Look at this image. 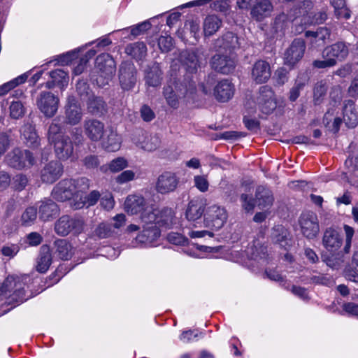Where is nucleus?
<instances>
[{"label":"nucleus","instance_id":"obj_55","mask_svg":"<svg viewBox=\"0 0 358 358\" xmlns=\"http://www.w3.org/2000/svg\"><path fill=\"white\" fill-rule=\"evenodd\" d=\"M158 46L162 52H169L173 47V38L169 36H161L158 39Z\"/></svg>","mask_w":358,"mask_h":358},{"label":"nucleus","instance_id":"obj_62","mask_svg":"<svg viewBox=\"0 0 358 358\" xmlns=\"http://www.w3.org/2000/svg\"><path fill=\"white\" fill-rule=\"evenodd\" d=\"M167 240L174 245H185L187 243L188 240L182 234L178 233L171 232L168 234Z\"/></svg>","mask_w":358,"mask_h":358},{"label":"nucleus","instance_id":"obj_27","mask_svg":"<svg viewBox=\"0 0 358 358\" xmlns=\"http://www.w3.org/2000/svg\"><path fill=\"white\" fill-rule=\"evenodd\" d=\"M38 206L39 217L44 222L55 217L59 212L57 204L50 199H44L39 202Z\"/></svg>","mask_w":358,"mask_h":358},{"label":"nucleus","instance_id":"obj_4","mask_svg":"<svg viewBox=\"0 0 358 358\" xmlns=\"http://www.w3.org/2000/svg\"><path fill=\"white\" fill-rule=\"evenodd\" d=\"M90 187V180L85 177L64 178L53 188L52 196L57 201H65L73 197H78Z\"/></svg>","mask_w":358,"mask_h":358},{"label":"nucleus","instance_id":"obj_14","mask_svg":"<svg viewBox=\"0 0 358 358\" xmlns=\"http://www.w3.org/2000/svg\"><path fill=\"white\" fill-rule=\"evenodd\" d=\"M322 243L327 251L331 254L335 253L343 245V235L337 227H327L323 232Z\"/></svg>","mask_w":358,"mask_h":358},{"label":"nucleus","instance_id":"obj_26","mask_svg":"<svg viewBox=\"0 0 358 358\" xmlns=\"http://www.w3.org/2000/svg\"><path fill=\"white\" fill-rule=\"evenodd\" d=\"M255 201L259 208H269L274 201L273 194L268 187L259 185L256 188Z\"/></svg>","mask_w":358,"mask_h":358},{"label":"nucleus","instance_id":"obj_46","mask_svg":"<svg viewBox=\"0 0 358 358\" xmlns=\"http://www.w3.org/2000/svg\"><path fill=\"white\" fill-rule=\"evenodd\" d=\"M37 217V208L34 206L27 207L21 215V224L28 227L32 225Z\"/></svg>","mask_w":358,"mask_h":358},{"label":"nucleus","instance_id":"obj_21","mask_svg":"<svg viewBox=\"0 0 358 358\" xmlns=\"http://www.w3.org/2000/svg\"><path fill=\"white\" fill-rule=\"evenodd\" d=\"M181 57L187 71L191 73L196 72L197 69L206 62V57L198 50L186 51L182 55Z\"/></svg>","mask_w":358,"mask_h":358},{"label":"nucleus","instance_id":"obj_39","mask_svg":"<svg viewBox=\"0 0 358 358\" xmlns=\"http://www.w3.org/2000/svg\"><path fill=\"white\" fill-rule=\"evenodd\" d=\"M121 140L118 134L114 131H110L106 137L103 138L102 147L108 152H115L120 148Z\"/></svg>","mask_w":358,"mask_h":358},{"label":"nucleus","instance_id":"obj_12","mask_svg":"<svg viewBox=\"0 0 358 358\" xmlns=\"http://www.w3.org/2000/svg\"><path fill=\"white\" fill-rule=\"evenodd\" d=\"M227 220V213L224 208L213 205L210 206L204 215V224L214 230L221 229Z\"/></svg>","mask_w":358,"mask_h":358},{"label":"nucleus","instance_id":"obj_5","mask_svg":"<svg viewBox=\"0 0 358 358\" xmlns=\"http://www.w3.org/2000/svg\"><path fill=\"white\" fill-rule=\"evenodd\" d=\"M6 164L15 169H28L36 163L33 153L25 149L13 148L5 157Z\"/></svg>","mask_w":358,"mask_h":358},{"label":"nucleus","instance_id":"obj_53","mask_svg":"<svg viewBox=\"0 0 358 358\" xmlns=\"http://www.w3.org/2000/svg\"><path fill=\"white\" fill-rule=\"evenodd\" d=\"M28 184V178L26 175L23 173H18L15 175L11 182L12 187L15 191H22Z\"/></svg>","mask_w":358,"mask_h":358},{"label":"nucleus","instance_id":"obj_45","mask_svg":"<svg viewBox=\"0 0 358 358\" xmlns=\"http://www.w3.org/2000/svg\"><path fill=\"white\" fill-rule=\"evenodd\" d=\"M348 169L346 174L349 175L350 182H355L358 179V160L357 157H349L345 162Z\"/></svg>","mask_w":358,"mask_h":358},{"label":"nucleus","instance_id":"obj_47","mask_svg":"<svg viewBox=\"0 0 358 358\" xmlns=\"http://www.w3.org/2000/svg\"><path fill=\"white\" fill-rule=\"evenodd\" d=\"M28 78V75L27 73H24L21 76H17V78L13 79L12 80L4 83L3 85L0 86V95H4L7 92H8L12 89L17 87L18 85L25 83Z\"/></svg>","mask_w":358,"mask_h":358},{"label":"nucleus","instance_id":"obj_37","mask_svg":"<svg viewBox=\"0 0 358 358\" xmlns=\"http://www.w3.org/2000/svg\"><path fill=\"white\" fill-rule=\"evenodd\" d=\"M222 20L215 15H209L206 17L203 23V29L205 36L215 34L222 26Z\"/></svg>","mask_w":358,"mask_h":358},{"label":"nucleus","instance_id":"obj_56","mask_svg":"<svg viewBox=\"0 0 358 358\" xmlns=\"http://www.w3.org/2000/svg\"><path fill=\"white\" fill-rule=\"evenodd\" d=\"M194 186L201 192H206L209 187V182L206 176H195L194 177Z\"/></svg>","mask_w":358,"mask_h":358},{"label":"nucleus","instance_id":"obj_52","mask_svg":"<svg viewBox=\"0 0 358 358\" xmlns=\"http://www.w3.org/2000/svg\"><path fill=\"white\" fill-rule=\"evenodd\" d=\"M160 143L161 141L158 136L148 134L146 141H145L143 145V150L148 152H152L159 147Z\"/></svg>","mask_w":358,"mask_h":358},{"label":"nucleus","instance_id":"obj_16","mask_svg":"<svg viewBox=\"0 0 358 358\" xmlns=\"http://www.w3.org/2000/svg\"><path fill=\"white\" fill-rule=\"evenodd\" d=\"M305 49L304 41L301 38H295L285 52V64L293 67L302 59Z\"/></svg>","mask_w":358,"mask_h":358},{"label":"nucleus","instance_id":"obj_58","mask_svg":"<svg viewBox=\"0 0 358 358\" xmlns=\"http://www.w3.org/2000/svg\"><path fill=\"white\" fill-rule=\"evenodd\" d=\"M83 165L88 169L97 168L100 164L99 157L94 155H89L83 159Z\"/></svg>","mask_w":358,"mask_h":358},{"label":"nucleus","instance_id":"obj_35","mask_svg":"<svg viewBox=\"0 0 358 358\" xmlns=\"http://www.w3.org/2000/svg\"><path fill=\"white\" fill-rule=\"evenodd\" d=\"M272 10L273 6L268 0H262L252 6L250 14L254 19L260 21L268 16Z\"/></svg>","mask_w":358,"mask_h":358},{"label":"nucleus","instance_id":"obj_8","mask_svg":"<svg viewBox=\"0 0 358 358\" xmlns=\"http://www.w3.org/2000/svg\"><path fill=\"white\" fill-rule=\"evenodd\" d=\"M85 222L80 217H70L63 215L55 224V232L62 236H67L70 233L78 235L83 231Z\"/></svg>","mask_w":358,"mask_h":358},{"label":"nucleus","instance_id":"obj_25","mask_svg":"<svg viewBox=\"0 0 358 358\" xmlns=\"http://www.w3.org/2000/svg\"><path fill=\"white\" fill-rule=\"evenodd\" d=\"M271 237L273 243L278 244L285 250H287V248L291 245L290 234L282 225L275 226L272 229Z\"/></svg>","mask_w":358,"mask_h":358},{"label":"nucleus","instance_id":"obj_43","mask_svg":"<svg viewBox=\"0 0 358 358\" xmlns=\"http://www.w3.org/2000/svg\"><path fill=\"white\" fill-rule=\"evenodd\" d=\"M80 201H75L73 204V207L75 209H80L84 207L85 204L87 206H94L98 201L100 198V194L98 191H92L87 196H83L82 194H79Z\"/></svg>","mask_w":358,"mask_h":358},{"label":"nucleus","instance_id":"obj_61","mask_svg":"<svg viewBox=\"0 0 358 358\" xmlns=\"http://www.w3.org/2000/svg\"><path fill=\"white\" fill-rule=\"evenodd\" d=\"M148 133L143 130H136L133 136L132 141L136 146L143 149V143L146 141Z\"/></svg>","mask_w":358,"mask_h":358},{"label":"nucleus","instance_id":"obj_60","mask_svg":"<svg viewBox=\"0 0 358 358\" xmlns=\"http://www.w3.org/2000/svg\"><path fill=\"white\" fill-rule=\"evenodd\" d=\"M151 27V24L145 21L143 22L139 23L135 26L131 27V34L133 36H138L145 33L147 30L150 29Z\"/></svg>","mask_w":358,"mask_h":358},{"label":"nucleus","instance_id":"obj_28","mask_svg":"<svg viewBox=\"0 0 358 358\" xmlns=\"http://www.w3.org/2000/svg\"><path fill=\"white\" fill-rule=\"evenodd\" d=\"M162 80V72L159 64L154 63L148 66L145 71V81L148 86L157 87L159 86Z\"/></svg>","mask_w":358,"mask_h":358},{"label":"nucleus","instance_id":"obj_15","mask_svg":"<svg viewBox=\"0 0 358 358\" xmlns=\"http://www.w3.org/2000/svg\"><path fill=\"white\" fill-rule=\"evenodd\" d=\"M179 182L180 178L176 173L164 171L157 178L156 190L162 194L173 192L177 189Z\"/></svg>","mask_w":358,"mask_h":358},{"label":"nucleus","instance_id":"obj_24","mask_svg":"<svg viewBox=\"0 0 358 358\" xmlns=\"http://www.w3.org/2000/svg\"><path fill=\"white\" fill-rule=\"evenodd\" d=\"M172 88L169 85H165L163 88V96L167 104L177 108L179 106V99L184 96L187 92V86H176L175 92H172Z\"/></svg>","mask_w":358,"mask_h":358},{"label":"nucleus","instance_id":"obj_30","mask_svg":"<svg viewBox=\"0 0 358 358\" xmlns=\"http://www.w3.org/2000/svg\"><path fill=\"white\" fill-rule=\"evenodd\" d=\"M205 206L201 201L192 200L188 203L185 212V217L189 222H196L201 220L203 215Z\"/></svg>","mask_w":358,"mask_h":358},{"label":"nucleus","instance_id":"obj_10","mask_svg":"<svg viewBox=\"0 0 358 358\" xmlns=\"http://www.w3.org/2000/svg\"><path fill=\"white\" fill-rule=\"evenodd\" d=\"M119 82L123 90H132L137 82V70L130 62H123L119 68Z\"/></svg>","mask_w":358,"mask_h":358},{"label":"nucleus","instance_id":"obj_22","mask_svg":"<svg viewBox=\"0 0 358 358\" xmlns=\"http://www.w3.org/2000/svg\"><path fill=\"white\" fill-rule=\"evenodd\" d=\"M210 65L215 71L222 74H229L234 70L236 63L227 55L216 54L212 57Z\"/></svg>","mask_w":358,"mask_h":358},{"label":"nucleus","instance_id":"obj_64","mask_svg":"<svg viewBox=\"0 0 358 358\" xmlns=\"http://www.w3.org/2000/svg\"><path fill=\"white\" fill-rule=\"evenodd\" d=\"M140 113L141 117L145 122H150L155 117V113L148 105H143L140 110Z\"/></svg>","mask_w":358,"mask_h":358},{"label":"nucleus","instance_id":"obj_11","mask_svg":"<svg viewBox=\"0 0 358 358\" xmlns=\"http://www.w3.org/2000/svg\"><path fill=\"white\" fill-rule=\"evenodd\" d=\"M83 117V110L76 98L69 96L64 106V123L75 126L78 124Z\"/></svg>","mask_w":358,"mask_h":358},{"label":"nucleus","instance_id":"obj_51","mask_svg":"<svg viewBox=\"0 0 358 358\" xmlns=\"http://www.w3.org/2000/svg\"><path fill=\"white\" fill-rule=\"evenodd\" d=\"M343 229L345 234V245L341 252L343 255H348L350 252L351 250L352 241L355 234V230L352 227H350L347 224L344 225Z\"/></svg>","mask_w":358,"mask_h":358},{"label":"nucleus","instance_id":"obj_40","mask_svg":"<svg viewBox=\"0 0 358 358\" xmlns=\"http://www.w3.org/2000/svg\"><path fill=\"white\" fill-rule=\"evenodd\" d=\"M21 133L28 146L36 147L38 145V136L31 124H24L21 129Z\"/></svg>","mask_w":358,"mask_h":358},{"label":"nucleus","instance_id":"obj_31","mask_svg":"<svg viewBox=\"0 0 358 358\" xmlns=\"http://www.w3.org/2000/svg\"><path fill=\"white\" fill-rule=\"evenodd\" d=\"M343 122L348 128H355L358 124V115L352 100H345L344 102Z\"/></svg>","mask_w":358,"mask_h":358},{"label":"nucleus","instance_id":"obj_54","mask_svg":"<svg viewBox=\"0 0 358 358\" xmlns=\"http://www.w3.org/2000/svg\"><path fill=\"white\" fill-rule=\"evenodd\" d=\"M324 60L316 59L313 62V66L316 69H327L335 66L337 62L334 58L325 57Z\"/></svg>","mask_w":358,"mask_h":358},{"label":"nucleus","instance_id":"obj_29","mask_svg":"<svg viewBox=\"0 0 358 358\" xmlns=\"http://www.w3.org/2000/svg\"><path fill=\"white\" fill-rule=\"evenodd\" d=\"M331 35L330 30L327 27H320L317 31H306L305 36L310 37V43L315 48L323 46L327 41L329 39Z\"/></svg>","mask_w":358,"mask_h":358},{"label":"nucleus","instance_id":"obj_23","mask_svg":"<svg viewBox=\"0 0 358 358\" xmlns=\"http://www.w3.org/2000/svg\"><path fill=\"white\" fill-rule=\"evenodd\" d=\"M349 54L348 45L345 42H337L326 47L322 51V57H331L338 61L345 59Z\"/></svg>","mask_w":358,"mask_h":358},{"label":"nucleus","instance_id":"obj_6","mask_svg":"<svg viewBox=\"0 0 358 358\" xmlns=\"http://www.w3.org/2000/svg\"><path fill=\"white\" fill-rule=\"evenodd\" d=\"M257 109L265 115L271 114L277 107L275 94L271 86H261L253 96Z\"/></svg>","mask_w":358,"mask_h":358},{"label":"nucleus","instance_id":"obj_20","mask_svg":"<svg viewBox=\"0 0 358 358\" xmlns=\"http://www.w3.org/2000/svg\"><path fill=\"white\" fill-rule=\"evenodd\" d=\"M235 86L228 79L219 81L214 87L213 95L219 102L229 101L234 95Z\"/></svg>","mask_w":358,"mask_h":358},{"label":"nucleus","instance_id":"obj_38","mask_svg":"<svg viewBox=\"0 0 358 358\" xmlns=\"http://www.w3.org/2000/svg\"><path fill=\"white\" fill-rule=\"evenodd\" d=\"M54 245L55 253L61 259L68 260L72 257L73 247L66 240L58 239L55 241Z\"/></svg>","mask_w":358,"mask_h":358},{"label":"nucleus","instance_id":"obj_59","mask_svg":"<svg viewBox=\"0 0 358 358\" xmlns=\"http://www.w3.org/2000/svg\"><path fill=\"white\" fill-rule=\"evenodd\" d=\"M324 261L328 266L332 268L338 269L343 264L344 259L343 256L336 257L331 255L327 257Z\"/></svg>","mask_w":358,"mask_h":358},{"label":"nucleus","instance_id":"obj_33","mask_svg":"<svg viewBox=\"0 0 358 358\" xmlns=\"http://www.w3.org/2000/svg\"><path fill=\"white\" fill-rule=\"evenodd\" d=\"M36 262L37 271L43 273L48 270L52 264V254L48 245H43L41 247Z\"/></svg>","mask_w":358,"mask_h":358},{"label":"nucleus","instance_id":"obj_57","mask_svg":"<svg viewBox=\"0 0 358 358\" xmlns=\"http://www.w3.org/2000/svg\"><path fill=\"white\" fill-rule=\"evenodd\" d=\"M326 92L327 87L323 82H319L315 85L313 91L314 101L315 104H319L320 103V99L325 95Z\"/></svg>","mask_w":358,"mask_h":358},{"label":"nucleus","instance_id":"obj_18","mask_svg":"<svg viewBox=\"0 0 358 358\" xmlns=\"http://www.w3.org/2000/svg\"><path fill=\"white\" fill-rule=\"evenodd\" d=\"M83 131L85 136L92 141H101L105 132V124L95 118H87L83 122Z\"/></svg>","mask_w":358,"mask_h":358},{"label":"nucleus","instance_id":"obj_7","mask_svg":"<svg viewBox=\"0 0 358 358\" xmlns=\"http://www.w3.org/2000/svg\"><path fill=\"white\" fill-rule=\"evenodd\" d=\"M96 68L98 76L94 80L99 86L103 87L115 73V61L109 54H101L96 59Z\"/></svg>","mask_w":358,"mask_h":358},{"label":"nucleus","instance_id":"obj_48","mask_svg":"<svg viewBox=\"0 0 358 358\" xmlns=\"http://www.w3.org/2000/svg\"><path fill=\"white\" fill-rule=\"evenodd\" d=\"M9 110L10 117L15 120L22 118L26 111L23 103L20 101H12L9 107Z\"/></svg>","mask_w":358,"mask_h":358},{"label":"nucleus","instance_id":"obj_36","mask_svg":"<svg viewBox=\"0 0 358 358\" xmlns=\"http://www.w3.org/2000/svg\"><path fill=\"white\" fill-rule=\"evenodd\" d=\"M87 109L89 113L101 116L106 112V103L101 97L92 96L87 101Z\"/></svg>","mask_w":358,"mask_h":358},{"label":"nucleus","instance_id":"obj_63","mask_svg":"<svg viewBox=\"0 0 358 358\" xmlns=\"http://www.w3.org/2000/svg\"><path fill=\"white\" fill-rule=\"evenodd\" d=\"M241 201L242 203L243 208L246 212H251L255 208L254 201L248 194H242L241 196Z\"/></svg>","mask_w":358,"mask_h":358},{"label":"nucleus","instance_id":"obj_13","mask_svg":"<svg viewBox=\"0 0 358 358\" xmlns=\"http://www.w3.org/2000/svg\"><path fill=\"white\" fill-rule=\"evenodd\" d=\"M59 103V98L50 92H41L36 99L38 109L46 117H52L56 114Z\"/></svg>","mask_w":358,"mask_h":358},{"label":"nucleus","instance_id":"obj_19","mask_svg":"<svg viewBox=\"0 0 358 358\" xmlns=\"http://www.w3.org/2000/svg\"><path fill=\"white\" fill-rule=\"evenodd\" d=\"M250 76L256 84L266 83L271 76L270 64L265 60H257L252 66Z\"/></svg>","mask_w":358,"mask_h":358},{"label":"nucleus","instance_id":"obj_17","mask_svg":"<svg viewBox=\"0 0 358 358\" xmlns=\"http://www.w3.org/2000/svg\"><path fill=\"white\" fill-rule=\"evenodd\" d=\"M64 173V166L57 160H52L45 164L41 170V181L47 184H52L57 181Z\"/></svg>","mask_w":358,"mask_h":358},{"label":"nucleus","instance_id":"obj_2","mask_svg":"<svg viewBox=\"0 0 358 358\" xmlns=\"http://www.w3.org/2000/svg\"><path fill=\"white\" fill-rule=\"evenodd\" d=\"M47 138L50 145L53 146L56 157L60 160H66L73 153V145L71 138L62 131L59 120H52L48 127Z\"/></svg>","mask_w":358,"mask_h":358},{"label":"nucleus","instance_id":"obj_1","mask_svg":"<svg viewBox=\"0 0 358 358\" xmlns=\"http://www.w3.org/2000/svg\"><path fill=\"white\" fill-rule=\"evenodd\" d=\"M141 219L143 230L136 236V240L142 243H152L160 236V228L170 229L176 224L174 210L171 208L162 210H145Z\"/></svg>","mask_w":358,"mask_h":358},{"label":"nucleus","instance_id":"obj_50","mask_svg":"<svg viewBox=\"0 0 358 358\" xmlns=\"http://www.w3.org/2000/svg\"><path fill=\"white\" fill-rule=\"evenodd\" d=\"M13 142V139L10 133L0 132V158L10 148Z\"/></svg>","mask_w":358,"mask_h":358},{"label":"nucleus","instance_id":"obj_9","mask_svg":"<svg viewBox=\"0 0 358 358\" xmlns=\"http://www.w3.org/2000/svg\"><path fill=\"white\" fill-rule=\"evenodd\" d=\"M299 224L302 234L308 239H314L320 231V225L317 215L313 211H306L301 213L299 219Z\"/></svg>","mask_w":358,"mask_h":358},{"label":"nucleus","instance_id":"obj_3","mask_svg":"<svg viewBox=\"0 0 358 358\" xmlns=\"http://www.w3.org/2000/svg\"><path fill=\"white\" fill-rule=\"evenodd\" d=\"M27 276L8 275L0 286V303L8 304L20 303L27 301L25 287Z\"/></svg>","mask_w":358,"mask_h":358},{"label":"nucleus","instance_id":"obj_32","mask_svg":"<svg viewBox=\"0 0 358 358\" xmlns=\"http://www.w3.org/2000/svg\"><path fill=\"white\" fill-rule=\"evenodd\" d=\"M145 199L138 194L129 195L124 201L126 211L131 215L137 214L144 210Z\"/></svg>","mask_w":358,"mask_h":358},{"label":"nucleus","instance_id":"obj_34","mask_svg":"<svg viewBox=\"0 0 358 358\" xmlns=\"http://www.w3.org/2000/svg\"><path fill=\"white\" fill-rule=\"evenodd\" d=\"M50 80L45 83V87L48 89L56 86L63 88L68 84L69 76L66 72L62 69H55L50 72Z\"/></svg>","mask_w":358,"mask_h":358},{"label":"nucleus","instance_id":"obj_42","mask_svg":"<svg viewBox=\"0 0 358 358\" xmlns=\"http://www.w3.org/2000/svg\"><path fill=\"white\" fill-rule=\"evenodd\" d=\"M126 52L135 59L141 60L147 55V47L143 42H136L128 45Z\"/></svg>","mask_w":358,"mask_h":358},{"label":"nucleus","instance_id":"obj_41","mask_svg":"<svg viewBox=\"0 0 358 358\" xmlns=\"http://www.w3.org/2000/svg\"><path fill=\"white\" fill-rule=\"evenodd\" d=\"M344 272L348 280L358 282V250L353 252L350 264L345 268Z\"/></svg>","mask_w":358,"mask_h":358},{"label":"nucleus","instance_id":"obj_49","mask_svg":"<svg viewBox=\"0 0 358 358\" xmlns=\"http://www.w3.org/2000/svg\"><path fill=\"white\" fill-rule=\"evenodd\" d=\"M94 234L99 238H106L114 234V230L112 224L102 222L97 226Z\"/></svg>","mask_w":358,"mask_h":358},{"label":"nucleus","instance_id":"obj_44","mask_svg":"<svg viewBox=\"0 0 358 358\" xmlns=\"http://www.w3.org/2000/svg\"><path fill=\"white\" fill-rule=\"evenodd\" d=\"M127 166V161L123 157H117L112 160L108 165H103L100 167L102 172L110 170L111 172H119Z\"/></svg>","mask_w":358,"mask_h":358}]
</instances>
